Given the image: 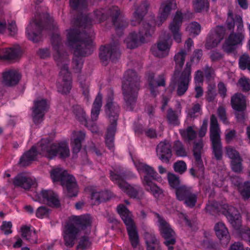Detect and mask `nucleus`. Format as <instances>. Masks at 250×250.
<instances>
[{
  "label": "nucleus",
  "instance_id": "3",
  "mask_svg": "<svg viewBox=\"0 0 250 250\" xmlns=\"http://www.w3.org/2000/svg\"><path fill=\"white\" fill-rule=\"evenodd\" d=\"M52 44L54 51L55 60L60 69V75L57 86L58 91L66 94L71 88V77L68 71L67 55L62 49L61 38L58 33L54 34L51 37Z\"/></svg>",
  "mask_w": 250,
  "mask_h": 250
},
{
  "label": "nucleus",
  "instance_id": "56",
  "mask_svg": "<svg viewBox=\"0 0 250 250\" xmlns=\"http://www.w3.org/2000/svg\"><path fill=\"white\" fill-rule=\"evenodd\" d=\"M242 159L239 157L231 160V167L235 172L239 173L242 170Z\"/></svg>",
  "mask_w": 250,
  "mask_h": 250
},
{
  "label": "nucleus",
  "instance_id": "50",
  "mask_svg": "<svg viewBox=\"0 0 250 250\" xmlns=\"http://www.w3.org/2000/svg\"><path fill=\"white\" fill-rule=\"evenodd\" d=\"M167 177L169 185L171 188L177 189L180 186V180L178 176L172 173H168Z\"/></svg>",
  "mask_w": 250,
  "mask_h": 250
},
{
  "label": "nucleus",
  "instance_id": "53",
  "mask_svg": "<svg viewBox=\"0 0 250 250\" xmlns=\"http://www.w3.org/2000/svg\"><path fill=\"white\" fill-rule=\"evenodd\" d=\"M144 237L147 247L159 244V241L152 232H146L144 234Z\"/></svg>",
  "mask_w": 250,
  "mask_h": 250
},
{
  "label": "nucleus",
  "instance_id": "13",
  "mask_svg": "<svg viewBox=\"0 0 250 250\" xmlns=\"http://www.w3.org/2000/svg\"><path fill=\"white\" fill-rule=\"evenodd\" d=\"M154 30V26L148 23L143 22L140 27L138 34L135 32H132L125 39L127 47L130 49L138 47L141 43L145 42L146 38L151 36Z\"/></svg>",
  "mask_w": 250,
  "mask_h": 250
},
{
  "label": "nucleus",
  "instance_id": "39",
  "mask_svg": "<svg viewBox=\"0 0 250 250\" xmlns=\"http://www.w3.org/2000/svg\"><path fill=\"white\" fill-rule=\"evenodd\" d=\"M216 234L218 238L220 239H225L226 243L229 240V235L227 228L222 222L217 223L214 227Z\"/></svg>",
  "mask_w": 250,
  "mask_h": 250
},
{
  "label": "nucleus",
  "instance_id": "22",
  "mask_svg": "<svg viewBox=\"0 0 250 250\" xmlns=\"http://www.w3.org/2000/svg\"><path fill=\"white\" fill-rule=\"evenodd\" d=\"M120 54L117 44H114L113 45L102 46L100 48L99 56L104 64L106 65V62L108 60H111L113 61L119 57Z\"/></svg>",
  "mask_w": 250,
  "mask_h": 250
},
{
  "label": "nucleus",
  "instance_id": "4",
  "mask_svg": "<svg viewBox=\"0 0 250 250\" xmlns=\"http://www.w3.org/2000/svg\"><path fill=\"white\" fill-rule=\"evenodd\" d=\"M187 54L186 51L182 49L174 57L175 67L169 88L171 91H173L176 84L177 93L179 96L184 95L187 91L191 80V64L190 62H187L184 69L181 70L185 63Z\"/></svg>",
  "mask_w": 250,
  "mask_h": 250
},
{
  "label": "nucleus",
  "instance_id": "37",
  "mask_svg": "<svg viewBox=\"0 0 250 250\" xmlns=\"http://www.w3.org/2000/svg\"><path fill=\"white\" fill-rule=\"evenodd\" d=\"M203 142L202 139L194 143L193 152L196 164L199 167L203 166L201 155L203 152Z\"/></svg>",
  "mask_w": 250,
  "mask_h": 250
},
{
  "label": "nucleus",
  "instance_id": "58",
  "mask_svg": "<svg viewBox=\"0 0 250 250\" xmlns=\"http://www.w3.org/2000/svg\"><path fill=\"white\" fill-rule=\"evenodd\" d=\"M173 168L175 172L183 174L187 170V165L183 161H179L174 164Z\"/></svg>",
  "mask_w": 250,
  "mask_h": 250
},
{
  "label": "nucleus",
  "instance_id": "34",
  "mask_svg": "<svg viewBox=\"0 0 250 250\" xmlns=\"http://www.w3.org/2000/svg\"><path fill=\"white\" fill-rule=\"evenodd\" d=\"M231 103L232 108L236 111H242L246 108V99L242 94L237 93L233 95Z\"/></svg>",
  "mask_w": 250,
  "mask_h": 250
},
{
  "label": "nucleus",
  "instance_id": "64",
  "mask_svg": "<svg viewBox=\"0 0 250 250\" xmlns=\"http://www.w3.org/2000/svg\"><path fill=\"white\" fill-rule=\"evenodd\" d=\"M12 224L11 222L3 221L0 227V229L5 235H8L12 232L11 228Z\"/></svg>",
  "mask_w": 250,
  "mask_h": 250
},
{
  "label": "nucleus",
  "instance_id": "8",
  "mask_svg": "<svg viewBox=\"0 0 250 250\" xmlns=\"http://www.w3.org/2000/svg\"><path fill=\"white\" fill-rule=\"evenodd\" d=\"M38 150L41 154L49 159L57 155L62 159H65L70 155V150L66 143H54L48 139L41 140L38 144Z\"/></svg>",
  "mask_w": 250,
  "mask_h": 250
},
{
  "label": "nucleus",
  "instance_id": "30",
  "mask_svg": "<svg viewBox=\"0 0 250 250\" xmlns=\"http://www.w3.org/2000/svg\"><path fill=\"white\" fill-rule=\"evenodd\" d=\"M20 78V73L15 70H9L3 73V83L7 86L17 84Z\"/></svg>",
  "mask_w": 250,
  "mask_h": 250
},
{
  "label": "nucleus",
  "instance_id": "46",
  "mask_svg": "<svg viewBox=\"0 0 250 250\" xmlns=\"http://www.w3.org/2000/svg\"><path fill=\"white\" fill-rule=\"evenodd\" d=\"M180 133L184 139L188 141L193 140L196 136V132L192 126H188L186 129L180 130Z\"/></svg>",
  "mask_w": 250,
  "mask_h": 250
},
{
  "label": "nucleus",
  "instance_id": "9",
  "mask_svg": "<svg viewBox=\"0 0 250 250\" xmlns=\"http://www.w3.org/2000/svg\"><path fill=\"white\" fill-rule=\"evenodd\" d=\"M51 177L53 182H60L65 188L70 197L75 196L78 192V186L75 178L67 171L60 167L54 168L51 172Z\"/></svg>",
  "mask_w": 250,
  "mask_h": 250
},
{
  "label": "nucleus",
  "instance_id": "35",
  "mask_svg": "<svg viewBox=\"0 0 250 250\" xmlns=\"http://www.w3.org/2000/svg\"><path fill=\"white\" fill-rule=\"evenodd\" d=\"M145 189L150 192L155 198H160L163 195V190L162 189L158 187L152 181L149 182L146 178L144 182L143 185Z\"/></svg>",
  "mask_w": 250,
  "mask_h": 250
},
{
  "label": "nucleus",
  "instance_id": "32",
  "mask_svg": "<svg viewBox=\"0 0 250 250\" xmlns=\"http://www.w3.org/2000/svg\"><path fill=\"white\" fill-rule=\"evenodd\" d=\"M227 27L229 30L233 29L236 25L238 32H241L243 29V23L242 17L239 15H236L234 19L233 14L231 11L228 13V17L226 21Z\"/></svg>",
  "mask_w": 250,
  "mask_h": 250
},
{
  "label": "nucleus",
  "instance_id": "12",
  "mask_svg": "<svg viewBox=\"0 0 250 250\" xmlns=\"http://www.w3.org/2000/svg\"><path fill=\"white\" fill-rule=\"evenodd\" d=\"M110 179L119 188L126 193L128 196L133 198H139V193L142 190L140 187L138 186H131L126 183L125 179L126 175L121 170L115 169L113 171H110Z\"/></svg>",
  "mask_w": 250,
  "mask_h": 250
},
{
  "label": "nucleus",
  "instance_id": "27",
  "mask_svg": "<svg viewBox=\"0 0 250 250\" xmlns=\"http://www.w3.org/2000/svg\"><path fill=\"white\" fill-rule=\"evenodd\" d=\"M244 38V36L242 33L230 34L223 45V50L227 53L232 52L236 45L242 44Z\"/></svg>",
  "mask_w": 250,
  "mask_h": 250
},
{
  "label": "nucleus",
  "instance_id": "51",
  "mask_svg": "<svg viewBox=\"0 0 250 250\" xmlns=\"http://www.w3.org/2000/svg\"><path fill=\"white\" fill-rule=\"evenodd\" d=\"M173 149L178 156L185 157L187 156L186 151L182 142L176 141L173 145Z\"/></svg>",
  "mask_w": 250,
  "mask_h": 250
},
{
  "label": "nucleus",
  "instance_id": "52",
  "mask_svg": "<svg viewBox=\"0 0 250 250\" xmlns=\"http://www.w3.org/2000/svg\"><path fill=\"white\" fill-rule=\"evenodd\" d=\"M197 195L194 193L193 190L190 192L189 195L186 197L185 199L183 200L184 203L188 207L192 208L195 206L197 202Z\"/></svg>",
  "mask_w": 250,
  "mask_h": 250
},
{
  "label": "nucleus",
  "instance_id": "47",
  "mask_svg": "<svg viewBox=\"0 0 250 250\" xmlns=\"http://www.w3.org/2000/svg\"><path fill=\"white\" fill-rule=\"evenodd\" d=\"M193 6L196 12H201L208 10L209 3L208 0H194L193 2Z\"/></svg>",
  "mask_w": 250,
  "mask_h": 250
},
{
  "label": "nucleus",
  "instance_id": "41",
  "mask_svg": "<svg viewBox=\"0 0 250 250\" xmlns=\"http://www.w3.org/2000/svg\"><path fill=\"white\" fill-rule=\"evenodd\" d=\"M4 53V59H15L18 58L21 54V50L19 46L6 48L5 51H2Z\"/></svg>",
  "mask_w": 250,
  "mask_h": 250
},
{
  "label": "nucleus",
  "instance_id": "11",
  "mask_svg": "<svg viewBox=\"0 0 250 250\" xmlns=\"http://www.w3.org/2000/svg\"><path fill=\"white\" fill-rule=\"evenodd\" d=\"M209 133L212 154L216 160H220L222 158L223 154L221 131L217 118L214 115H212L210 117Z\"/></svg>",
  "mask_w": 250,
  "mask_h": 250
},
{
  "label": "nucleus",
  "instance_id": "15",
  "mask_svg": "<svg viewBox=\"0 0 250 250\" xmlns=\"http://www.w3.org/2000/svg\"><path fill=\"white\" fill-rule=\"evenodd\" d=\"M48 108L49 104L45 99L37 100L34 102L32 116L35 124L38 125L43 121L44 114Z\"/></svg>",
  "mask_w": 250,
  "mask_h": 250
},
{
  "label": "nucleus",
  "instance_id": "36",
  "mask_svg": "<svg viewBox=\"0 0 250 250\" xmlns=\"http://www.w3.org/2000/svg\"><path fill=\"white\" fill-rule=\"evenodd\" d=\"M78 81L82 94L87 101L90 98V82L86 77L82 74L78 75Z\"/></svg>",
  "mask_w": 250,
  "mask_h": 250
},
{
  "label": "nucleus",
  "instance_id": "5",
  "mask_svg": "<svg viewBox=\"0 0 250 250\" xmlns=\"http://www.w3.org/2000/svg\"><path fill=\"white\" fill-rule=\"evenodd\" d=\"M110 15L112 19V22L115 30L118 33L127 26L128 23L126 19L121 14L119 8L117 6H113L107 10L102 9L94 12V18L88 15H82L77 19L74 24L77 26L83 27V28L88 27L93 21L101 22L107 18V15Z\"/></svg>",
  "mask_w": 250,
  "mask_h": 250
},
{
  "label": "nucleus",
  "instance_id": "59",
  "mask_svg": "<svg viewBox=\"0 0 250 250\" xmlns=\"http://www.w3.org/2000/svg\"><path fill=\"white\" fill-rule=\"evenodd\" d=\"M203 72L205 78L208 82L212 80L215 76L214 69L208 65H206L203 68Z\"/></svg>",
  "mask_w": 250,
  "mask_h": 250
},
{
  "label": "nucleus",
  "instance_id": "23",
  "mask_svg": "<svg viewBox=\"0 0 250 250\" xmlns=\"http://www.w3.org/2000/svg\"><path fill=\"white\" fill-rule=\"evenodd\" d=\"M119 110V105L113 101L112 98H108L105 106V112L110 122L109 126L115 125V126H116Z\"/></svg>",
  "mask_w": 250,
  "mask_h": 250
},
{
  "label": "nucleus",
  "instance_id": "48",
  "mask_svg": "<svg viewBox=\"0 0 250 250\" xmlns=\"http://www.w3.org/2000/svg\"><path fill=\"white\" fill-rule=\"evenodd\" d=\"M186 31L188 32L190 35L196 36L201 31V26L197 22H192L188 25L186 27Z\"/></svg>",
  "mask_w": 250,
  "mask_h": 250
},
{
  "label": "nucleus",
  "instance_id": "17",
  "mask_svg": "<svg viewBox=\"0 0 250 250\" xmlns=\"http://www.w3.org/2000/svg\"><path fill=\"white\" fill-rule=\"evenodd\" d=\"M177 8V4L174 0H165L162 2L159 10L158 20L155 24L161 25L168 18L170 12Z\"/></svg>",
  "mask_w": 250,
  "mask_h": 250
},
{
  "label": "nucleus",
  "instance_id": "44",
  "mask_svg": "<svg viewBox=\"0 0 250 250\" xmlns=\"http://www.w3.org/2000/svg\"><path fill=\"white\" fill-rule=\"evenodd\" d=\"M192 190L191 187H188L186 185H181L176 190L177 198L179 201H183L185 199L186 196L189 195L190 192Z\"/></svg>",
  "mask_w": 250,
  "mask_h": 250
},
{
  "label": "nucleus",
  "instance_id": "18",
  "mask_svg": "<svg viewBox=\"0 0 250 250\" xmlns=\"http://www.w3.org/2000/svg\"><path fill=\"white\" fill-rule=\"evenodd\" d=\"M225 33L224 28L221 26H218L212 30L207 38L206 47L210 49L216 47L223 39Z\"/></svg>",
  "mask_w": 250,
  "mask_h": 250
},
{
  "label": "nucleus",
  "instance_id": "25",
  "mask_svg": "<svg viewBox=\"0 0 250 250\" xmlns=\"http://www.w3.org/2000/svg\"><path fill=\"white\" fill-rule=\"evenodd\" d=\"M13 184L15 187H20L24 189H29L36 185V180L35 178L21 173L14 177Z\"/></svg>",
  "mask_w": 250,
  "mask_h": 250
},
{
  "label": "nucleus",
  "instance_id": "49",
  "mask_svg": "<svg viewBox=\"0 0 250 250\" xmlns=\"http://www.w3.org/2000/svg\"><path fill=\"white\" fill-rule=\"evenodd\" d=\"M238 190L244 199H248L250 198V182H245L239 186Z\"/></svg>",
  "mask_w": 250,
  "mask_h": 250
},
{
  "label": "nucleus",
  "instance_id": "62",
  "mask_svg": "<svg viewBox=\"0 0 250 250\" xmlns=\"http://www.w3.org/2000/svg\"><path fill=\"white\" fill-rule=\"evenodd\" d=\"M238 83L244 91H248L250 90V80L246 78H241Z\"/></svg>",
  "mask_w": 250,
  "mask_h": 250
},
{
  "label": "nucleus",
  "instance_id": "14",
  "mask_svg": "<svg viewBox=\"0 0 250 250\" xmlns=\"http://www.w3.org/2000/svg\"><path fill=\"white\" fill-rule=\"evenodd\" d=\"M158 226L162 236L165 239L164 244L167 247L168 250H173L174 245L176 243V234L170 225L159 214L156 213Z\"/></svg>",
  "mask_w": 250,
  "mask_h": 250
},
{
  "label": "nucleus",
  "instance_id": "54",
  "mask_svg": "<svg viewBox=\"0 0 250 250\" xmlns=\"http://www.w3.org/2000/svg\"><path fill=\"white\" fill-rule=\"evenodd\" d=\"M167 118L171 125H177L179 124L178 115L171 109H169L167 111Z\"/></svg>",
  "mask_w": 250,
  "mask_h": 250
},
{
  "label": "nucleus",
  "instance_id": "43",
  "mask_svg": "<svg viewBox=\"0 0 250 250\" xmlns=\"http://www.w3.org/2000/svg\"><path fill=\"white\" fill-rule=\"evenodd\" d=\"M73 112L77 119L82 124L87 125V121L85 112L82 107L79 105L73 106Z\"/></svg>",
  "mask_w": 250,
  "mask_h": 250
},
{
  "label": "nucleus",
  "instance_id": "6",
  "mask_svg": "<svg viewBox=\"0 0 250 250\" xmlns=\"http://www.w3.org/2000/svg\"><path fill=\"white\" fill-rule=\"evenodd\" d=\"M139 89V78L132 70H127L124 76L122 84L125 107L127 110H132L135 105Z\"/></svg>",
  "mask_w": 250,
  "mask_h": 250
},
{
  "label": "nucleus",
  "instance_id": "21",
  "mask_svg": "<svg viewBox=\"0 0 250 250\" xmlns=\"http://www.w3.org/2000/svg\"><path fill=\"white\" fill-rule=\"evenodd\" d=\"M149 6L150 3L147 0L143 1L139 4L134 5L135 11L133 13V19L131 21L132 25L136 26L138 24L142 25L144 17L147 13Z\"/></svg>",
  "mask_w": 250,
  "mask_h": 250
},
{
  "label": "nucleus",
  "instance_id": "16",
  "mask_svg": "<svg viewBox=\"0 0 250 250\" xmlns=\"http://www.w3.org/2000/svg\"><path fill=\"white\" fill-rule=\"evenodd\" d=\"M33 199L35 201L47 203L50 206L55 207H59L60 204L58 195L51 190H42L40 193L36 194Z\"/></svg>",
  "mask_w": 250,
  "mask_h": 250
},
{
  "label": "nucleus",
  "instance_id": "55",
  "mask_svg": "<svg viewBox=\"0 0 250 250\" xmlns=\"http://www.w3.org/2000/svg\"><path fill=\"white\" fill-rule=\"evenodd\" d=\"M239 64L241 69L247 68L250 71V57L248 55H243L239 59Z\"/></svg>",
  "mask_w": 250,
  "mask_h": 250
},
{
  "label": "nucleus",
  "instance_id": "24",
  "mask_svg": "<svg viewBox=\"0 0 250 250\" xmlns=\"http://www.w3.org/2000/svg\"><path fill=\"white\" fill-rule=\"evenodd\" d=\"M159 158L164 163H168L172 156L171 145L168 141L161 142L156 148Z\"/></svg>",
  "mask_w": 250,
  "mask_h": 250
},
{
  "label": "nucleus",
  "instance_id": "26",
  "mask_svg": "<svg viewBox=\"0 0 250 250\" xmlns=\"http://www.w3.org/2000/svg\"><path fill=\"white\" fill-rule=\"evenodd\" d=\"M224 208L226 210L224 214L232 227L236 229H239L241 224L240 214L236 208L228 204L224 205Z\"/></svg>",
  "mask_w": 250,
  "mask_h": 250
},
{
  "label": "nucleus",
  "instance_id": "60",
  "mask_svg": "<svg viewBox=\"0 0 250 250\" xmlns=\"http://www.w3.org/2000/svg\"><path fill=\"white\" fill-rule=\"evenodd\" d=\"M205 75L203 71L198 70L195 71L194 76V81L195 84H202L204 82Z\"/></svg>",
  "mask_w": 250,
  "mask_h": 250
},
{
  "label": "nucleus",
  "instance_id": "63",
  "mask_svg": "<svg viewBox=\"0 0 250 250\" xmlns=\"http://www.w3.org/2000/svg\"><path fill=\"white\" fill-rule=\"evenodd\" d=\"M217 114L220 120L225 124L228 123L227 118L225 107L223 105H220L217 109Z\"/></svg>",
  "mask_w": 250,
  "mask_h": 250
},
{
  "label": "nucleus",
  "instance_id": "2",
  "mask_svg": "<svg viewBox=\"0 0 250 250\" xmlns=\"http://www.w3.org/2000/svg\"><path fill=\"white\" fill-rule=\"evenodd\" d=\"M67 32V44L74 51L72 69L75 73H79L83 66V57L91 54L92 51V39L91 36L77 29H70Z\"/></svg>",
  "mask_w": 250,
  "mask_h": 250
},
{
  "label": "nucleus",
  "instance_id": "33",
  "mask_svg": "<svg viewBox=\"0 0 250 250\" xmlns=\"http://www.w3.org/2000/svg\"><path fill=\"white\" fill-rule=\"evenodd\" d=\"M37 155L36 147L33 146L21 157L19 161L20 165L22 167L28 166L33 161L35 160Z\"/></svg>",
  "mask_w": 250,
  "mask_h": 250
},
{
  "label": "nucleus",
  "instance_id": "61",
  "mask_svg": "<svg viewBox=\"0 0 250 250\" xmlns=\"http://www.w3.org/2000/svg\"><path fill=\"white\" fill-rule=\"evenodd\" d=\"M36 213L38 218H42L48 215L49 209L46 207L41 206L38 208Z\"/></svg>",
  "mask_w": 250,
  "mask_h": 250
},
{
  "label": "nucleus",
  "instance_id": "57",
  "mask_svg": "<svg viewBox=\"0 0 250 250\" xmlns=\"http://www.w3.org/2000/svg\"><path fill=\"white\" fill-rule=\"evenodd\" d=\"M225 150L227 156L231 160L241 157L239 153L231 146L226 147Z\"/></svg>",
  "mask_w": 250,
  "mask_h": 250
},
{
  "label": "nucleus",
  "instance_id": "29",
  "mask_svg": "<svg viewBox=\"0 0 250 250\" xmlns=\"http://www.w3.org/2000/svg\"><path fill=\"white\" fill-rule=\"evenodd\" d=\"M85 133L82 131H74L72 133L71 144L72 146L73 153L76 154L80 151L82 147V142L84 140Z\"/></svg>",
  "mask_w": 250,
  "mask_h": 250
},
{
  "label": "nucleus",
  "instance_id": "20",
  "mask_svg": "<svg viewBox=\"0 0 250 250\" xmlns=\"http://www.w3.org/2000/svg\"><path fill=\"white\" fill-rule=\"evenodd\" d=\"M172 44L170 36L167 35L166 38L160 40L156 48L152 49V54L156 57L164 58L168 55Z\"/></svg>",
  "mask_w": 250,
  "mask_h": 250
},
{
  "label": "nucleus",
  "instance_id": "40",
  "mask_svg": "<svg viewBox=\"0 0 250 250\" xmlns=\"http://www.w3.org/2000/svg\"><path fill=\"white\" fill-rule=\"evenodd\" d=\"M102 105V96L99 93L93 104L91 111V119L93 121L97 120Z\"/></svg>",
  "mask_w": 250,
  "mask_h": 250
},
{
  "label": "nucleus",
  "instance_id": "28",
  "mask_svg": "<svg viewBox=\"0 0 250 250\" xmlns=\"http://www.w3.org/2000/svg\"><path fill=\"white\" fill-rule=\"evenodd\" d=\"M136 167L139 173L145 174L142 180L143 185L146 178L149 182L152 181V180H157L159 178L158 173L153 168L146 164L139 163L136 165Z\"/></svg>",
  "mask_w": 250,
  "mask_h": 250
},
{
  "label": "nucleus",
  "instance_id": "7",
  "mask_svg": "<svg viewBox=\"0 0 250 250\" xmlns=\"http://www.w3.org/2000/svg\"><path fill=\"white\" fill-rule=\"evenodd\" d=\"M46 24V28L56 31L57 29V23L55 22L53 18L47 13L38 15L35 16V19L32 21L26 28V35L28 38L37 42L41 39V31L43 28L42 22Z\"/></svg>",
  "mask_w": 250,
  "mask_h": 250
},
{
  "label": "nucleus",
  "instance_id": "45",
  "mask_svg": "<svg viewBox=\"0 0 250 250\" xmlns=\"http://www.w3.org/2000/svg\"><path fill=\"white\" fill-rule=\"evenodd\" d=\"M70 6L74 10L81 12L86 9L87 0H70Z\"/></svg>",
  "mask_w": 250,
  "mask_h": 250
},
{
  "label": "nucleus",
  "instance_id": "31",
  "mask_svg": "<svg viewBox=\"0 0 250 250\" xmlns=\"http://www.w3.org/2000/svg\"><path fill=\"white\" fill-rule=\"evenodd\" d=\"M148 81L151 94L154 97L157 94V87L160 86H164L165 85V80L164 77L162 75L159 76V77L155 80L154 75L153 73L149 74L148 76Z\"/></svg>",
  "mask_w": 250,
  "mask_h": 250
},
{
  "label": "nucleus",
  "instance_id": "38",
  "mask_svg": "<svg viewBox=\"0 0 250 250\" xmlns=\"http://www.w3.org/2000/svg\"><path fill=\"white\" fill-rule=\"evenodd\" d=\"M21 236L31 243H38V237L35 230H31L30 227L24 226L21 229Z\"/></svg>",
  "mask_w": 250,
  "mask_h": 250
},
{
  "label": "nucleus",
  "instance_id": "19",
  "mask_svg": "<svg viewBox=\"0 0 250 250\" xmlns=\"http://www.w3.org/2000/svg\"><path fill=\"white\" fill-rule=\"evenodd\" d=\"M183 21V16L181 12L177 11L168 26V29L171 32L173 40L177 43L182 42V33L180 27Z\"/></svg>",
  "mask_w": 250,
  "mask_h": 250
},
{
  "label": "nucleus",
  "instance_id": "10",
  "mask_svg": "<svg viewBox=\"0 0 250 250\" xmlns=\"http://www.w3.org/2000/svg\"><path fill=\"white\" fill-rule=\"evenodd\" d=\"M117 210L126 226L131 244L134 248L139 244V239L137 227L132 219V215L129 210L123 204L119 205Z\"/></svg>",
  "mask_w": 250,
  "mask_h": 250
},
{
  "label": "nucleus",
  "instance_id": "42",
  "mask_svg": "<svg viewBox=\"0 0 250 250\" xmlns=\"http://www.w3.org/2000/svg\"><path fill=\"white\" fill-rule=\"evenodd\" d=\"M116 131V126L115 125L109 126L107 130V134L105 137V143L107 147L111 149L114 147V136Z\"/></svg>",
  "mask_w": 250,
  "mask_h": 250
},
{
  "label": "nucleus",
  "instance_id": "1",
  "mask_svg": "<svg viewBox=\"0 0 250 250\" xmlns=\"http://www.w3.org/2000/svg\"><path fill=\"white\" fill-rule=\"evenodd\" d=\"M91 223V217L89 215L73 217L71 221L65 225L63 231L65 245L72 247L78 235L83 233L89 234ZM91 244L88 236L84 235L81 237L77 248L86 249L89 248Z\"/></svg>",
  "mask_w": 250,
  "mask_h": 250
}]
</instances>
